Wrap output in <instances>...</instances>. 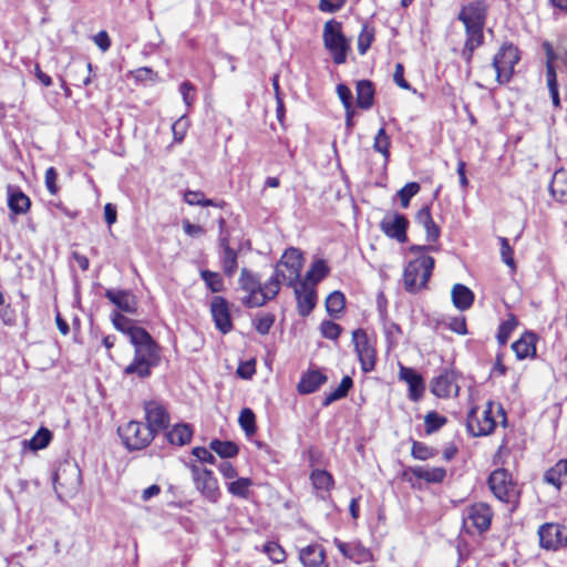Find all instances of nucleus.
Here are the masks:
<instances>
[{
	"label": "nucleus",
	"instance_id": "nucleus-1",
	"mask_svg": "<svg viewBox=\"0 0 567 567\" xmlns=\"http://www.w3.org/2000/svg\"><path fill=\"white\" fill-rule=\"evenodd\" d=\"M131 343L135 348L133 361L124 369V373L135 374L141 379L151 375L152 368L159 362V349L147 331H134Z\"/></svg>",
	"mask_w": 567,
	"mask_h": 567
},
{
	"label": "nucleus",
	"instance_id": "nucleus-2",
	"mask_svg": "<svg viewBox=\"0 0 567 567\" xmlns=\"http://www.w3.org/2000/svg\"><path fill=\"white\" fill-rule=\"evenodd\" d=\"M519 59V52L516 47L513 44L503 45L495 54L492 64L481 68L480 79L482 82L477 83V85L480 87H487L493 82L498 84L509 82Z\"/></svg>",
	"mask_w": 567,
	"mask_h": 567
},
{
	"label": "nucleus",
	"instance_id": "nucleus-3",
	"mask_svg": "<svg viewBox=\"0 0 567 567\" xmlns=\"http://www.w3.org/2000/svg\"><path fill=\"white\" fill-rule=\"evenodd\" d=\"M239 285L248 296L244 299L247 307L255 308L264 306L268 300L274 299L279 292L276 279H269L264 285L247 269H241Z\"/></svg>",
	"mask_w": 567,
	"mask_h": 567
},
{
	"label": "nucleus",
	"instance_id": "nucleus-4",
	"mask_svg": "<svg viewBox=\"0 0 567 567\" xmlns=\"http://www.w3.org/2000/svg\"><path fill=\"white\" fill-rule=\"evenodd\" d=\"M495 412L501 417V422L505 424L506 416L501 405H495L493 402H488L482 410L473 408L467 415V429L473 436H482L491 434L497 421L494 416Z\"/></svg>",
	"mask_w": 567,
	"mask_h": 567
},
{
	"label": "nucleus",
	"instance_id": "nucleus-5",
	"mask_svg": "<svg viewBox=\"0 0 567 567\" xmlns=\"http://www.w3.org/2000/svg\"><path fill=\"white\" fill-rule=\"evenodd\" d=\"M434 258L431 256L422 255L414 260H411L403 274L404 288L409 292H417L426 287L434 268Z\"/></svg>",
	"mask_w": 567,
	"mask_h": 567
},
{
	"label": "nucleus",
	"instance_id": "nucleus-6",
	"mask_svg": "<svg viewBox=\"0 0 567 567\" xmlns=\"http://www.w3.org/2000/svg\"><path fill=\"white\" fill-rule=\"evenodd\" d=\"M302 267L303 257L301 251L297 248H289L277 262L271 279H276L279 287L281 282L289 287L296 286L299 281Z\"/></svg>",
	"mask_w": 567,
	"mask_h": 567
},
{
	"label": "nucleus",
	"instance_id": "nucleus-7",
	"mask_svg": "<svg viewBox=\"0 0 567 567\" xmlns=\"http://www.w3.org/2000/svg\"><path fill=\"white\" fill-rule=\"evenodd\" d=\"M323 42L337 64L346 62L349 43L342 33L341 23L330 20L323 27Z\"/></svg>",
	"mask_w": 567,
	"mask_h": 567
},
{
	"label": "nucleus",
	"instance_id": "nucleus-8",
	"mask_svg": "<svg viewBox=\"0 0 567 567\" xmlns=\"http://www.w3.org/2000/svg\"><path fill=\"white\" fill-rule=\"evenodd\" d=\"M118 434L124 445L131 451L146 447L155 435L146 424L137 421H131L121 426Z\"/></svg>",
	"mask_w": 567,
	"mask_h": 567
},
{
	"label": "nucleus",
	"instance_id": "nucleus-9",
	"mask_svg": "<svg viewBox=\"0 0 567 567\" xmlns=\"http://www.w3.org/2000/svg\"><path fill=\"white\" fill-rule=\"evenodd\" d=\"M352 342L364 372L374 370L375 367V349L363 329H357L352 332Z\"/></svg>",
	"mask_w": 567,
	"mask_h": 567
},
{
	"label": "nucleus",
	"instance_id": "nucleus-10",
	"mask_svg": "<svg viewBox=\"0 0 567 567\" xmlns=\"http://www.w3.org/2000/svg\"><path fill=\"white\" fill-rule=\"evenodd\" d=\"M493 494L502 502L509 503L516 497V487L509 473L504 468L495 470L488 478Z\"/></svg>",
	"mask_w": 567,
	"mask_h": 567
},
{
	"label": "nucleus",
	"instance_id": "nucleus-11",
	"mask_svg": "<svg viewBox=\"0 0 567 567\" xmlns=\"http://www.w3.org/2000/svg\"><path fill=\"white\" fill-rule=\"evenodd\" d=\"M192 475L196 488L203 494V496L212 503L217 502L220 493L217 480L214 477L213 472L205 467L193 465Z\"/></svg>",
	"mask_w": 567,
	"mask_h": 567
},
{
	"label": "nucleus",
	"instance_id": "nucleus-12",
	"mask_svg": "<svg viewBox=\"0 0 567 567\" xmlns=\"http://www.w3.org/2000/svg\"><path fill=\"white\" fill-rule=\"evenodd\" d=\"M540 546L546 549H556L567 546V525L546 523L538 530Z\"/></svg>",
	"mask_w": 567,
	"mask_h": 567
},
{
	"label": "nucleus",
	"instance_id": "nucleus-13",
	"mask_svg": "<svg viewBox=\"0 0 567 567\" xmlns=\"http://www.w3.org/2000/svg\"><path fill=\"white\" fill-rule=\"evenodd\" d=\"M408 227L409 220L404 215L399 213H391L385 215L380 223V228L385 236L402 244L408 240Z\"/></svg>",
	"mask_w": 567,
	"mask_h": 567
},
{
	"label": "nucleus",
	"instance_id": "nucleus-14",
	"mask_svg": "<svg viewBox=\"0 0 567 567\" xmlns=\"http://www.w3.org/2000/svg\"><path fill=\"white\" fill-rule=\"evenodd\" d=\"M492 509L485 503L472 505L466 513L464 524L467 528H475L478 533L487 530L492 522Z\"/></svg>",
	"mask_w": 567,
	"mask_h": 567
},
{
	"label": "nucleus",
	"instance_id": "nucleus-15",
	"mask_svg": "<svg viewBox=\"0 0 567 567\" xmlns=\"http://www.w3.org/2000/svg\"><path fill=\"white\" fill-rule=\"evenodd\" d=\"M458 374L453 370H445L434 378L431 383L432 393L439 398L457 396L460 385L457 383Z\"/></svg>",
	"mask_w": 567,
	"mask_h": 567
},
{
	"label": "nucleus",
	"instance_id": "nucleus-16",
	"mask_svg": "<svg viewBox=\"0 0 567 567\" xmlns=\"http://www.w3.org/2000/svg\"><path fill=\"white\" fill-rule=\"evenodd\" d=\"M145 417L147 426L155 434L167 427L169 415L166 409L157 401H148L144 404Z\"/></svg>",
	"mask_w": 567,
	"mask_h": 567
},
{
	"label": "nucleus",
	"instance_id": "nucleus-17",
	"mask_svg": "<svg viewBox=\"0 0 567 567\" xmlns=\"http://www.w3.org/2000/svg\"><path fill=\"white\" fill-rule=\"evenodd\" d=\"M210 312L215 326L220 332L227 333L233 329L230 312L225 298L219 296L214 297L210 303Z\"/></svg>",
	"mask_w": 567,
	"mask_h": 567
},
{
	"label": "nucleus",
	"instance_id": "nucleus-18",
	"mask_svg": "<svg viewBox=\"0 0 567 567\" xmlns=\"http://www.w3.org/2000/svg\"><path fill=\"white\" fill-rule=\"evenodd\" d=\"M399 378L409 385V398L414 402L420 401L425 390L421 374L412 368L400 364Z\"/></svg>",
	"mask_w": 567,
	"mask_h": 567
},
{
	"label": "nucleus",
	"instance_id": "nucleus-19",
	"mask_svg": "<svg viewBox=\"0 0 567 567\" xmlns=\"http://www.w3.org/2000/svg\"><path fill=\"white\" fill-rule=\"evenodd\" d=\"M299 560L303 567H329L326 550L318 544L308 545L299 550Z\"/></svg>",
	"mask_w": 567,
	"mask_h": 567
},
{
	"label": "nucleus",
	"instance_id": "nucleus-20",
	"mask_svg": "<svg viewBox=\"0 0 567 567\" xmlns=\"http://www.w3.org/2000/svg\"><path fill=\"white\" fill-rule=\"evenodd\" d=\"M295 287L298 313L302 317L308 316L316 306L315 289L307 282H301Z\"/></svg>",
	"mask_w": 567,
	"mask_h": 567
},
{
	"label": "nucleus",
	"instance_id": "nucleus-21",
	"mask_svg": "<svg viewBox=\"0 0 567 567\" xmlns=\"http://www.w3.org/2000/svg\"><path fill=\"white\" fill-rule=\"evenodd\" d=\"M105 297L124 312L134 313L137 309L135 296L127 290L109 289L105 292Z\"/></svg>",
	"mask_w": 567,
	"mask_h": 567
},
{
	"label": "nucleus",
	"instance_id": "nucleus-22",
	"mask_svg": "<svg viewBox=\"0 0 567 567\" xmlns=\"http://www.w3.org/2000/svg\"><path fill=\"white\" fill-rule=\"evenodd\" d=\"M458 19L464 23V25H483L485 19L484 2L476 1L465 6L461 10Z\"/></svg>",
	"mask_w": 567,
	"mask_h": 567
},
{
	"label": "nucleus",
	"instance_id": "nucleus-23",
	"mask_svg": "<svg viewBox=\"0 0 567 567\" xmlns=\"http://www.w3.org/2000/svg\"><path fill=\"white\" fill-rule=\"evenodd\" d=\"M415 220L424 228L426 241L435 243L440 238V227L433 220L429 206H425L417 212Z\"/></svg>",
	"mask_w": 567,
	"mask_h": 567
},
{
	"label": "nucleus",
	"instance_id": "nucleus-24",
	"mask_svg": "<svg viewBox=\"0 0 567 567\" xmlns=\"http://www.w3.org/2000/svg\"><path fill=\"white\" fill-rule=\"evenodd\" d=\"M536 336L533 332H525L517 341L512 344L517 359L523 360L533 357L536 353Z\"/></svg>",
	"mask_w": 567,
	"mask_h": 567
},
{
	"label": "nucleus",
	"instance_id": "nucleus-25",
	"mask_svg": "<svg viewBox=\"0 0 567 567\" xmlns=\"http://www.w3.org/2000/svg\"><path fill=\"white\" fill-rule=\"evenodd\" d=\"M467 39L463 50V56L470 61L473 52L483 43V25H465Z\"/></svg>",
	"mask_w": 567,
	"mask_h": 567
},
{
	"label": "nucleus",
	"instance_id": "nucleus-26",
	"mask_svg": "<svg viewBox=\"0 0 567 567\" xmlns=\"http://www.w3.org/2000/svg\"><path fill=\"white\" fill-rule=\"evenodd\" d=\"M193 437V429L189 424L178 423L175 424L169 431L166 432L167 441L177 446L186 445Z\"/></svg>",
	"mask_w": 567,
	"mask_h": 567
},
{
	"label": "nucleus",
	"instance_id": "nucleus-27",
	"mask_svg": "<svg viewBox=\"0 0 567 567\" xmlns=\"http://www.w3.org/2000/svg\"><path fill=\"white\" fill-rule=\"evenodd\" d=\"M327 377L319 371L308 372L298 383V391L303 394L316 392L324 382Z\"/></svg>",
	"mask_w": 567,
	"mask_h": 567
},
{
	"label": "nucleus",
	"instance_id": "nucleus-28",
	"mask_svg": "<svg viewBox=\"0 0 567 567\" xmlns=\"http://www.w3.org/2000/svg\"><path fill=\"white\" fill-rule=\"evenodd\" d=\"M411 472L416 478L427 483H441L446 476L444 467L414 466Z\"/></svg>",
	"mask_w": 567,
	"mask_h": 567
},
{
	"label": "nucleus",
	"instance_id": "nucleus-29",
	"mask_svg": "<svg viewBox=\"0 0 567 567\" xmlns=\"http://www.w3.org/2000/svg\"><path fill=\"white\" fill-rule=\"evenodd\" d=\"M334 544L339 551L347 558L361 563L364 561L368 557V551L361 547L359 544L354 543H343L339 539H334Z\"/></svg>",
	"mask_w": 567,
	"mask_h": 567
},
{
	"label": "nucleus",
	"instance_id": "nucleus-30",
	"mask_svg": "<svg viewBox=\"0 0 567 567\" xmlns=\"http://www.w3.org/2000/svg\"><path fill=\"white\" fill-rule=\"evenodd\" d=\"M452 301L457 309L466 310L472 306L474 295L466 286L456 284L452 288Z\"/></svg>",
	"mask_w": 567,
	"mask_h": 567
},
{
	"label": "nucleus",
	"instance_id": "nucleus-31",
	"mask_svg": "<svg viewBox=\"0 0 567 567\" xmlns=\"http://www.w3.org/2000/svg\"><path fill=\"white\" fill-rule=\"evenodd\" d=\"M8 206L14 214H25L30 209V198L20 189L9 187Z\"/></svg>",
	"mask_w": 567,
	"mask_h": 567
},
{
	"label": "nucleus",
	"instance_id": "nucleus-32",
	"mask_svg": "<svg viewBox=\"0 0 567 567\" xmlns=\"http://www.w3.org/2000/svg\"><path fill=\"white\" fill-rule=\"evenodd\" d=\"M374 89L370 81L362 80L357 83V104L360 109L368 110L373 105Z\"/></svg>",
	"mask_w": 567,
	"mask_h": 567
},
{
	"label": "nucleus",
	"instance_id": "nucleus-33",
	"mask_svg": "<svg viewBox=\"0 0 567 567\" xmlns=\"http://www.w3.org/2000/svg\"><path fill=\"white\" fill-rule=\"evenodd\" d=\"M52 432L47 427H40L37 433L30 439L22 442L23 447L37 452L45 449L52 441Z\"/></svg>",
	"mask_w": 567,
	"mask_h": 567
},
{
	"label": "nucleus",
	"instance_id": "nucleus-34",
	"mask_svg": "<svg viewBox=\"0 0 567 567\" xmlns=\"http://www.w3.org/2000/svg\"><path fill=\"white\" fill-rule=\"evenodd\" d=\"M567 475V460H559L553 467L544 474V481L555 486L557 489L561 487V478Z\"/></svg>",
	"mask_w": 567,
	"mask_h": 567
},
{
	"label": "nucleus",
	"instance_id": "nucleus-35",
	"mask_svg": "<svg viewBox=\"0 0 567 567\" xmlns=\"http://www.w3.org/2000/svg\"><path fill=\"white\" fill-rule=\"evenodd\" d=\"M551 195L559 202H567V174L563 171L556 172L549 185Z\"/></svg>",
	"mask_w": 567,
	"mask_h": 567
},
{
	"label": "nucleus",
	"instance_id": "nucleus-36",
	"mask_svg": "<svg viewBox=\"0 0 567 567\" xmlns=\"http://www.w3.org/2000/svg\"><path fill=\"white\" fill-rule=\"evenodd\" d=\"M224 252L221 258V266L227 277H233L237 270V252L231 249L226 239L220 243Z\"/></svg>",
	"mask_w": 567,
	"mask_h": 567
},
{
	"label": "nucleus",
	"instance_id": "nucleus-37",
	"mask_svg": "<svg viewBox=\"0 0 567 567\" xmlns=\"http://www.w3.org/2000/svg\"><path fill=\"white\" fill-rule=\"evenodd\" d=\"M329 272V268L323 260H317L312 264L311 268L307 271L305 281L309 286H313L322 280Z\"/></svg>",
	"mask_w": 567,
	"mask_h": 567
},
{
	"label": "nucleus",
	"instance_id": "nucleus-38",
	"mask_svg": "<svg viewBox=\"0 0 567 567\" xmlns=\"http://www.w3.org/2000/svg\"><path fill=\"white\" fill-rule=\"evenodd\" d=\"M209 446L210 450L224 458H230L238 454V446L230 441L214 440L210 442Z\"/></svg>",
	"mask_w": 567,
	"mask_h": 567
},
{
	"label": "nucleus",
	"instance_id": "nucleus-39",
	"mask_svg": "<svg viewBox=\"0 0 567 567\" xmlns=\"http://www.w3.org/2000/svg\"><path fill=\"white\" fill-rule=\"evenodd\" d=\"M346 305V299L342 292L333 291L326 299V309L330 316H339Z\"/></svg>",
	"mask_w": 567,
	"mask_h": 567
},
{
	"label": "nucleus",
	"instance_id": "nucleus-40",
	"mask_svg": "<svg viewBox=\"0 0 567 567\" xmlns=\"http://www.w3.org/2000/svg\"><path fill=\"white\" fill-rule=\"evenodd\" d=\"M310 480L313 487L318 491L328 492L333 485V480L330 473L322 470L313 471L311 473Z\"/></svg>",
	"mask_w": 567,
	"mask_h": 567
},
{
	"label": "nucleus",
	"instance_id": "nucleus-41",
	"mask_svg": "<svg viewBox=\"0 0 567 567\" xmlns=\"http://www.w3.org/2000/svg\"><path fill=\"white\" fill-rule=\"evenodd\" d=\"M390 145L391 138L386 134L385 128L381 127L374 136L373 148L388 161L390 156Z\"/></svg>",
	"mask_w": 567,
	"mask_h": 567
},
{
	"label": "nucleus",
	"instance_id": "nucleus-42",
	"mask_svg": "<svg viewBox=\"0 0 567 567\" xmlns=\"http://www.w3.org/2000/svg\"><path fill=\"white\" fill-rule=\"evenodd\" d=\"M112 320L117 330L128 336L130 341H132V333L134 331H145L143 328L134 326L128 318L124 317L120 312H114Z\"/></svg>",
	"mask_w": 567,
	"mask_h": 567
},
{
	"label": "nucleus",
	"instance_id": "nucleus-43",
	"mask_svg": "<svg viewBox=\"0 0 567 567\" xmlns=\"http://www.w3.org/2000/svg\"><path fill=\"white\" fill-rule=\"evenodd\" d=\"M447 422V419L444 415L439 414L437 412H429L424 416V425H425V433L432 434L436 431H439L442 426H444Z\"/></svg>",
	"mask_w": 567,
	"mask_h": 567
},
{
	"label": "nucleus",
	"instance_id": "nucleus-44",
	"mask_svg": "<svg viewBox=\"0 0 567 567\" xmlns=\"http://www.w3.org/2000/svg\"><path fill=\"white\" fill-rule=\"evenodd\" d=\"M352 384H353L352 379L348 375L344 377L341 380L339 386L336 390H333L330 394L327 395L323 404L329 405L330 403L344 398L348 394L349 390L351 389Z\"/></svg>",
	"mask_w": 567,
	"mask_h": 567
},
{
	"label": "nucleus",
	"instance_id": "nucleus-45",
	"mask_svg": "<svg viewBox=\"0 0 567 567\" xmlns=\"http://www.w3.org/2000/svg\"><path fill=\"white\" fill-rule=\"evenodd\" d=\"M200 277L212 292H220L224 290V280L218 272L202 270Z\"/></svg>",
	"mask_w": 567,
	"mask_h": 567
},
{
	"label": "nucleus",
	"instance_id": "nucleus-46",
	"mask_svg": "<svg viewBox=\"0 0 567 567\" xmlns=\"http://www.w3.org/2000/svg\"><path fill=\"white\" fill-rule=\"evenodd\" d=\"M252 485V482L250 478L241 477L237 481L231 482L228 485V492L233 494L234 496L247 498L249 495V488Z\"/></svg>",
	"mask_w": 567,
	"mask_h": 567
},
{
	"label": "nucleus",
	"instance_id": "nucleus-47",
	"mask_svg": "<svg viewBox=\"0 0 567 567\" xmlns=\"http://www.w3.org/2000/svg\"><path fill=\"white\" fill-rule=\"evenodd\" d=\"M239 424L245 433L250 436L256 433V417L250 409H244L239 415Z\"/></svg>",
	"mask_w": 567,
	"mask_h": 567
},
{
	"label": "nucleus",
	"instance_id": "nucleus-48",
	"mask_svg": "<svg viewBox=\"0 0 567 567\" xmlns=\"http://www.w3.org/2000/svg\"><path fill=\"white\" fill-rule=\"evenodd\" d=\"M265 554L268 555L269 559L275 564L284 563L286 559L285 549L276 542H268L264 546Z\"/></svg>",
	"mask_w": 567,
	"mask_h": 567
},
{
	"label": "nucleus",
	"instance_id": "nucleus-49",
	"mask_svg": "<svg viewBox=\"0 0 567 567\" xmlns=\"http://www.w3.org/2000/svg\"><path fill=\"white\" fill-rule=\"evenodd\" d=\"M420 192V185L416 182L408 183L398 192L401 205L406 208L410 204V199Z\"/></svg>",
	"mask_w": 567,
	"mask_h": 567
},
{
	"label": "nucleus",
	"instance_id": "nucleus-50",
	"mask_svg": "<svg viewBox=\"0 0 567 567\" xmlns=\"http://www.w3.org/2000/svg\"><path fill=\"white\" fill-rule=\"evenodd\" d=\"M275 322V316L271 313H262L255 318L254 323L256 330L265 336L267 334Z\"/></svg>",
	"mask_w": 567,
	"mask_h": 567
},
{
	"label": "nucleus",
	"instance_id": "nucleus-51",
	"mask_svg": "<svg viewBox=\"0 0 567 567\" xmlns=\"http://www.w3.org/2000/svg\"><path fill=\"white\" fill-rule=\"evenodd\" d=\"M411 453L414 458L425 461L433 457L436 454V451L424 443L413 442Z\"/></svg>",
	"mask_w": 567,
	"mask_h": 567
},
{
	"label": "nucleus",
	"instance_id": "nucleus-52",
	"mask_svg": "<svg viewBox=\"0 0 567 567\" xmlns=\"http://www.w3.org/2000/svg\"><path fill=\"white\" fill-rule=\"evenodd\" d=\"M374 38L373 30L364 25L358 38V50L360 54H364L370 48Z\"/></svg>",
	"mask_w": 567,
	"mask_h": 567
},
{
	"label": "nucleus",
	"instance_id": "nucleus-53",
	"mask_svg": "<svg viewBox=\"0 0 567 567\" xmlns=\"http://www.w3.org/2000/svg\"><path fill=\"white\" fill-rule=\"evenodd\" d=\"M551 58V52L548 50V59L546 62V81L549 92L558 90L557 74Z\"/></svg>",
	"mask_w": 567,
	"mask_h": 567
},
{
	"label": "nucleus",
	"instance_id": "nucleus-54",
	"mask_svg": "<svg viewBox=\"0 0 567 567\" xmlns=\"http://www.w3.org/2000/svg\"><path fill=\"white\" fill-rule=\"evenodd\" d=\"M516 324L517 322L515 318H511L501 324L497 332V340L499 344H505L508 341L512 331L516 328Z\"/></svg>",
	"mask_w": 567,
	"mask_h": 567
},
{
	"label": "nucleus",
	"instance_id": "nucleus-55",
	"mask_svg": "<svg viewBox=\"0 0 567 567\" xmlns=\"http://www.w3.org/2000/svg\"><path fill=\"white\" fill-rule=\"evenodd\" d=\"M184 200L188 205H202V206H213L214 202L212 199H205L204 194L200 192L188 190L184 194Z\"/></svg>",
	"mask_w": 567,
	"mask_h": 567
},
{
	"label": "nucleus",
	"instance_id": "nucleus-56",
	"mask_svg": "<svg viewBox=\"0 0 567 567\" xmlns=\"http://www.w3.org/2000/svg\"><path fill=\"white\" fill-rule=\"evenodd\" d=\"M320 330L324 338L336 340L340 336L342 328L333 321H323Z\"/></svg>",
	"mask_w": 567,
	"mask_h": 567
},
{
	"label": "nucleus",
	"instance_id": "nucleus-57",
	"mask_svg": "<svg viewBox=\"0 0 567 567\" xmlns=\"http://www.w3.org/2000/svg\"><path fill=\"white\" fill-rule=\"evenodd\" d=\"M58 173L54 167H49L45 171L44 182L45 186L51 195H55L59 192V187L56 185Z\"/></svg>",
	"mask_w": 567,
	"mask_h": 567
},
{
	"label": "nucleus",
	"instance_id": "nucleus-58",
	"mask_svg": "<svg viewBox=\"0 0 567 567\" xmlns=\"http://www.w3.org/2000/svg\"><path fill=\"white\" fill-rule=\"evenodd\" d=\"M501 256L503 261L509 266L511 268L514 267V258H513V249L508 244V240L506 238H501Z\"/></svg>",
	"mask_w": 567,
	"mask_h": 567
},
{
	"label": "nucleus",
	"instance_id": "nucleus-59",
	"mask_svg": "<svg viewBox=\"0 0 567 567\" xmlns=\"http://www.w3.org/2000/svg\"><path fill=\"white\" fill-rule=\"evenodd\" d=\"M172 131L174 134V140L181 143L187 131V121L184 117L178 118L173 125Z\"/></svg>",
	"mask_w": 567,
	"mask_h": 567
},
{
	"label": "nucleus",
	"instance_id": "nucleus-60",
	"mask_svg": "<svg viewBox=\"0 0 567 567\" xmlns=\"http://www.w3.org/2000/svg\"><path fill=\"white\" fill-rule=\"evenodd\" d=\"M181 93L186 105L190 106L195 100V87L189 82H184L181 85Z\"/></svg>",
	"mask_w": 567,
	"mask_h": 567
},
{
	"label": "nucleus",
	"instance_id": "nucleus-61",
	"mask_svg": "<svg viewBox=\"0 0 567 567\" xmlns=\"http://www.w3.org/2000/svg\"><path fill=\"white\" fill-rule=\"evenodd\" d=\"M337 93L339 99L341 100L344 109H350L352 106L351 100H352V93L350 89L344 84H339L337 86Z\"/></svg>",
	"mask_w": 567,
	"mask_h": 567
},
{
	"label": "nucleus",
	"instance_id": "nucleus-62",
	"mask_svg": "<svg viewBox=\"0 0 567 567\" xmlns=\"http://www.w3.org/2000/svg\"><path fill=\"white\" fill-rule=\"evenodd\" d=\"M346 0H320L319 8L324 12H334L342 8Z\"/></svg>",
	"mask_w": 567,
	"mask_h": 567
},
{
	"label": "nucleus",
	"instance_id": "nucleus-63",
	"mask_svg": "<svg viewBox=\"0 0 567 567\" xmlns=\"http://www.w3.org/2000/svg\"><path fill=\"white\" fill-rule=\"evenodd\" d=\"M183 229L190 237H200L205 234V229L202 226L192 224L188 220L183 221Z\"/></svg>",
	"mask_w": 567,
	"mask_h": 567
},
{
	"label": "nucleus",
	"instance_id": "nucleus-64",
	"mask_svg": "<svg viewBox=\"0 0 567 567\" xmlns=\"http://www.w3.org/2000/svg\"><path fill=\"white\" fill-rule=\"evenodd\" d=\"M192 453L202 462L210 464L215 462V456L206 447H194Z\"/></svg>",
	"mask_w": 567,
	"mask_h": 567
}]
</instances>
